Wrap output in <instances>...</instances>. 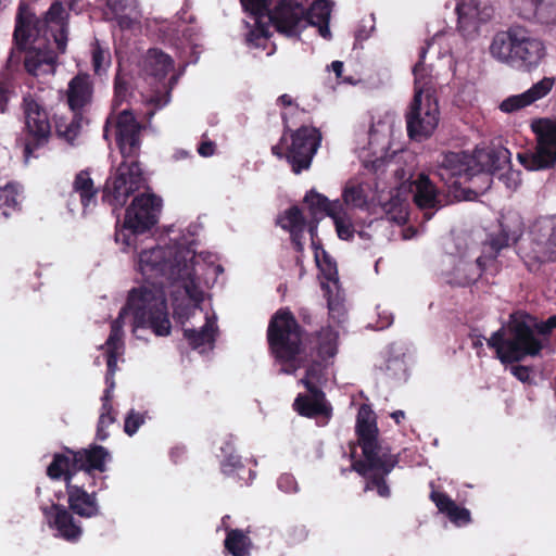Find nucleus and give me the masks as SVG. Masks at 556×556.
Listing matches in <instances>:
<instances>
[{
    "mask_svg": "<svg viewBox=\"0 0 556 556\" xmlns=\"http://www.w3.org/2000/svg\"><path fill=\"white\" fill-rule=\"evenodd\" d=\"M516 56L514 68L530 72L536 68L545 58L544 42L530 34L529 30L518 27L516 39Z\"/></svg>",
    "mask_w": 556,
    "mask_h": 556,
    "instance_id": "obj_25",
    "label": "nucleus"
},
{
    "mask_svg": "<svg viewBox=\"0 0 556 556\" xmlns=\"http://www.w3.org/2000/svg\"><path fill=\"white\" fill-rule=\"evenodd\" d=\"M174 68L173 60L168 54L157 50L150 49L143 60V72L148 89L142 91V101L152 106L153 110L148 112V116L152 117L156 110L168 104L169 93L177 83V75L173 74L167 78V74Z\"/></svg>",
    "mask_w": 556,
    "mask_h": 556,
    "instance_id": "obj_11",
    "label": "nucleus"
},
{
    "mask_svg": "<svg viewBox=\"0 0 556 556\" xmlns=\"http://www.w3.org/2000/svg\"><path fill=\"white\" fill-rule=\"evenodd\" d=\"M328 23L329 22H324V23H319V24H316L315 26H318V33L321 37L326 38V39H329L330 38V29H329V26H328Z\"/></svg>",
    "mask_w": 556,
    "mask_h": 556,
    "instance_id": "obj_53",
    "label": "nucleus"
},
{
    "mask_svg": "<svg viewBox=\"0 0 556 556\" xmlns=\"http://www.w3.org/2000/svg\"><path fill=\"white\" fill-rule=\"evenodd\" d=\"M67 103L70 109L75 112H81L92 102L93 84L88 74H78L73 77L67 86Z\"/></svg>",
    "mask_w": 556,
    "mask_h": 556,
    "instance_id": "obj_32",
    "label": "nucleus"
},
{
    "mask_svg": "<svg viewBox=\"0 0 556 556\" xmlns=\"http://www.w3.org/2000/svg\"><path fill=\"white\" fill-rule=\"evenodd\" d=\"M314 248V256L316 265L320 271V285L324 290L329 311L333 313L340 306L341 292L338 277L337 264L332 257L323 249L316 247L314 236L316 225H311L308 228Z\"/></svg>",
    "mask_w": 556,
    "mask_h": 556,
    "instance_id": "obj_22",
    "label": "nucleus"
},
{
    "mask_svg": "<svg viewBox=\"0 0 556 556\" xmlns=\"http://www.w3.org/2000/svg\"><path fill=\"white\" fill-rule=\"evenodd\" d=\"M445 40V35L444 34H437L434 35L430 41L427 42V47L426 49H422L421 52H420V59H424L425 58V54L427 52H431V53H434V54H438V55H441V51L438 49L441 43Z\"/></svg>",
    "mask_w": 556,
    "mask_h": 556,
    "instance_id": "obj_49",
    "label": "nucleus"
},
{
    "mask_svg": "<svg viewBox=\"0 0 556 556\" xmlns=\"http://www.w3.org/2000/svg\"><path fill=\"white\" fill-rule=\"evenodd\" d=\"M112 134L115 136L124 159H131L137 155L140 147V125L129 110H122L115 119L113 117L108 118L103 130L104 139L109 140Z\"/></svg>",
    "mask_w": 556,
    "mask_h": 556,
    "instance_id": "obj_21",
    "label": "nucleus"
},
{
    "mask_svg": "<svg viewBox=\"0 0 556 556\" xmlns=\"http://www.w3.org/2000/svg\"><path fill=\"white\" fill-rule=\"evenodd\" d=\"M203 300L197 302L195 313L189 309L188 317L180 319L174 315L184 325V336L189 345L201 354L214 349L218 333L217 317L214 312H204L200 305Z\"/></svg>",
    "mask_w": 556,
    "mask_h": 556,
    "instance_id": "obj_17",
    "label": "nucleus"
},
{
    "mask_svg": "<svg viewBox=\"0 0 556 556\" xmlns=\"http://www.w3.org/2000/svg\"><path fill=\"white\" fill-rule=\"evenodd\" d=\"M554 84L555 80L553 77H543L525 92L504 99L498 108L504 113H515L546 97L551 92Z\"/></svg>",
    "mask_w": 556,
    "mask_h": 556,
    "instance_id": "obj_27",
    "label": "nucleus"
},
{
    "mask_svg": "<svg viewBox=\"0 0 556 556\" xmlns=\"http://www.w3.org/2000/svg\"><path fill=\"white\" fill-rule=\"evenodd\" d=\"M330 68L336 74L337 78H341L343 72V63L341 61H333L330 64Z\"/></svg>",
    "mask_w": 556,
    "mask_h": 556,
    "instance_id": "obj_54",
    "label": "nucleus"
},
{
    "mask_svg": "<svg viewBox=\"0 0 556 556\" xmlns=\"http://www.w3.org/2000/svg\"><path fill=\"white\" fill-rule=\"evenodd\" d=\"M74 193L79 195L84 211L93 206L97 202V190L93 187V181L87 170H81L76 175L73 184Z\"/></svg>",
    "mask_w": 556,
    "mask_h": 556,
    "instance_id": "obj_37",
    "label": "nucleus"
},
{
    "mask_svg": "<svg viewBox=\"0 0 556 556\" xmlns=\"http://www.w3.org/2000/svg\"><path fill=\"white\" fill-rule=\"evenodd\" d=\"M531 245L523 249L522 253L530 260L538 262L556 261V219L539 220L531 232Z\"/></svg>",
    "mask_w": 556,
    "mask_h": 556,
    "instance_id": "obj_23",
    "label": "nucleus"
},
{
    "mask_svg": "<svg viewBox=\"0 0 556 556\" xmlns=\"http://www.w3.org/2000/svg\"><path fill=\"white\" fill-rule=\"evenodd\" d=\"M304 202L307 204L314 219L318 220L324 215L332 219L340 239L350 240L355 232H357L362 239H369L371 237L365 229H357L358 225L352 223L348 207L339 200L329 201L323 194L311 191L305 195Z\"/></svg>",
    "mask_w": 556,
    "mask_h": 556,
    "instance_id": "obj_15",
    "label": "nucleus"
},
{
    "mask_svg": "<svg viewBox=\"0 0 556 556\" xmlns=\"http://www.w3.org/2000/svg\"><path fill=\"white\" fill-rule=\"evenodd\" d=\"M23 109L25 135L21 139V143L24 146V156L27 162L30 157L35 156L37 148L47 143L51 134V126L47 111L34 96L27 94L24 97Z\"/></svg>",
    "mask_w": 556,
    "mask_h": 556,
    "instance_id": "obj_18",
    "label": "nucleus"
},
{
    "mask_svg": "<svg viewBox=\"0 0 556 556\" xmlns=\"http://www.w3.org/2000/svg\"><path fill=\"white\" fill-rule=\"evenodd\" d=\"M42 513L50 528L56 530V535L66 541H77L81 533V527L75 522L71 513L61 505L52 504L43 507Z\"/></svg>",
    "mask_w": 556,
    "mask_h": 556,
    "instance_id": "obj_29",
    "label": "nucleus"
},
{
    "mask_svg": "<svg viewBox=\"0 0 556 556\" xmlns=\"http://www.w3.org/2000/svg\"><path fill=\"white\" fill-rule=\"evenodd\" d=\"M456 12L459 30L471 36L493 17L494 7L490 0H457Z\"/></svg>",
    "mask_w": 556,
    "mask_h": 556,
    "instance_id": "obj_24",
    "label": "nucleus"
},
{
    "mask_svg": "<svg viewBox=\"0 0 556 556\" xmlns=\"http://www.w3.org/2000/svg\"><path fill=\"white\" fill-rule=\"evenodd\" d=\"M162 200L152 193L137 195L126 210L123 225L115 232V241L121 244L122 251H127L134 244L138 248L139 237L156 222L161 211Z\"/></svg>",
    "mask_w": 556,
    "mask_h": 556,
    "instance_id": "obj_12",
    "label": "nucleus"
},
{
    "mask_svg": "<svg viewBox=\"0 0 556 556\" xmlns=\"http://www.w3.org/2000/svg\"><path fill=\"white\" fill-rule=\"evenodd\" d=\"M415 94L406 113L408 136L421 141L430 137L439 125L440 111L434 98L435 84L430 70L419 62L413 70Z\"/></svg>",
    "mask_w": 556,
    "mask_h": 556,
    "instance_id": "obj_8",
    "label": "nucleus"
},
{
    "mask_svg": "<svg viewBox=\"0 0 556 556\" xmlns=\"http://www.w3.org/2000/svg\"><path fill=\"white\" fill-rule=\"evenodd\" d=\"M198 227L188 225L180 235L172 236V244H160L151 237H139L138 248L132 244L125 253L134 252L135 268L141 275L143 283L130 290L126 305L119 312L116 324L122 328L129 319L132 333L138 339L140 331L151 329L159 337L170 333L164 281L172 285V305L175 315L184 319L189 309L197 312V302L204 296V288L211 287L223 273L220 265L214 264L210 255H197L194 252Z\"/></svg>",
    "mask_w": 556,
    "mask_h": 556,
    "instance_id": "obj_1",
    "label": "nucleus"
},
{
    "mask_svg": "<svg viewBox=\"0 0 556 556\" xmlns=\"http://www.w3.org/2000/svg\"><path fill=\"white\" fill-rule=\"evenodd\" d=\"M100 350L103 351V357L108 366V374L105 377L108 387L101 397L102 405L98 421L97 438L101 441H104L109 437L106 429L116 420V412L112 405L113 389L115 386L113 375L117 369V359L124 353V342L123 338L119 336L118 324L111 327V333L105 344L100 346Z\"/></svg>",
    "mask_w": 556,
    "mask_h": 556,
    "instance_id": "obj_13",
    "label": "nucleus"
},
{
    "mask_svg": "<svg viewBox=\"0 0 556 556\" xmlns=\"http://www.w3.org/2000/svg\"><path fill=\"white\" fill-rule=\"evenodd\" d=\"M536 136L532 152L518 153L519 162L529 170H541L556 164V121L542 118L531 125Z\"/></svg>",
    "mask_w": 556,
    "mask_h": 556,
    "instance_id": "obj_16",
    "label": "nucleus"
},
{
    "mask_svg": "<svg viewBox=\"0 0 556 556\" xmlns=\"http://www.w3.org/2000/svg\"><path fill=\"white\" fill-rule=\"evenodd\" d=\"M268 342L281 365V372L293 374L302 367L306 358L302 337L299 325L289 312L279 311L273 317L268 327Z\"/></svg>",
    "mask_w": 556,
    "mask_h": 556,
    "instance_id": "obj_9",
    "label": "nucleus"
},
{
    "mask_svg": "<svg viewBox=\"0 0 556 556\" xmlns=\"http://www.w3.org/2000/svg\"><path fill=\"white\" fill-rule=\"evenodd\" d=\"M77 1H78V0H68V7H70V9H71V10H73V9H74V5H75V3H76Z\"/></svg>",
    "mask_w": 556,
    "mask_h": 556,
    "instance_id": "obj_61",
    "label": "nucleus"
},
{
    "mask_svg": "<svg viewBox=\"0 0 556 556\" xmlns=\"http://www.w3.org/2000/svg\"><path fill=\"white\" fill-rule=\"evenodd\" d=\"M81 127V118H74L70 124L63 125L59 123L56 125L58 134L63 137L67 142L73 143L79 135Z\"/></svg>",
    "mask_w": 556,
    "mask_h": 556,
    "instance_id": "obj_45",
    "label": "nucleus"
},
{
    "mask_svg": "<svg viewBox=\"0 0 556 556\" xmlns=\"http://www.w3.org/2000/svg\"><path fill=\"white\" fill-rule=\"evenodd\" d=\"M92 68L97 75L106 73L111 65V53L108 48L102 47L98 40L91 47Z\"/></svg>",
    "mask_w": 556,
    "mask_h": 556,
    "instance_id": "obj_41",
    "label": "nucleus"
},
{
    "mask_svg": "<svg viewBox=\"0 0 556 556\" xmlns=\"http://www.w3.org/2000/svg\"><path fill=\"white\" fill-rule=\"evenodd\" d=\"M324 367L319 363L312 364L301 383L306 388L307 394H299L294 401V407L299 414L307 417L328 416L330 407L320 391Z\"/></svg>",
    "mask_w": 556,
    "mask_h": 556,
    "instance_id": "obj_20",
    "label": "nucleus"
},
{
    "mask_svg": "<svg viewBox=\"0 0 556 556\" xmlns=\"http://www.w3.org/2000/svg\"><path fill=\"white\" fill-rule=\"evenodd\" d=\"M343 204L355 208L367 207L371 203H382V198L369 179L355 178L346 182L343 189Z\"/></svg>",
    "mask_w": 556,
    "mask_h": 556,
    "instance_id": "obj_28",
    "label": "nucleus"
},
{
    "mask_svg": "<svg viewBox=\"0 0 556 556\" xmlns=\"http://www.w3.org/2000/svg\"><path fill=\"white\" fill-rule=\"evenodd\" d=\"M225 547L232 556H249L251 541L243 531L229 530L225 540Z\"/></svg>",
    "mask_w": 556,
    "mask_h": 556,
    "instance_id": "obj_39",
    "label": "nucleus"
},
{
    "mask_svg": "<svg viewBox=\"0 0 556 556\" xmlns=\"http://www.w3.org/2000/svg\"><path fill=\"white\" fill-rule=\"evenodd\" d=\"M96 363L100 364V356L96 357Z\"/></svg>",
    "mask_w": 556,
    "mask_h": 556,
    "instance_id": "obj_63",
    "label": "nucleus"
},
{
    "mask_svg": "<svg viewBox=\"0 0 556 556\" xmlns=\"http://www.w3.org/2000/svg\"><path fill=\"white\" fill-rule=\"evenodd\" d=\"M278 102L285 106H291L292 105V99L288 94H282L278 98Z\"/></svg>",
    "mask_w": 556,
    "mask_h": 556,
    "instance_id": "obj_56",
    "label": "nucleus"
},
{
    "mask_svg": "<svg viewBox=\"0 0 556 556\" xmlns=\"http://www.w3.org/2000/svg\"><path fill=\"white\" fill-rule=\"evenodd\" d=\"M216 144L211 140H204L198 147V153L203 157L212 156L215 153Z\"/></svg>",
    "mask_w": 556,
    "mask_h": 556,
    "instance_id": "obj_52",
    "label": "nucleus"
},
{
    "mask_svg": "<svg viewBox=\"0 0 556 556\" xmlns=\"http://www.w3.org/2000/svg\"><path fill=\"white\" fill-rule=\"evenodd\" d=\"M187 155H188V152H186V151H178V152H176L175 157L176 159H181V157H185Z\"/></svg>",
    "mask_w": 556,
    "mask_h": 556,
    "instance_id": "obj_59",
    "label": "nucleus"
},
{
    "mask_svg": "<svg viewBox=\"0 0 556 556\" xmlns=\"http://www.w3.org/2000/svg\"><path fill=\"white\" fill-rule=\"evenodd\" d=\"M382 223V220H371L369 224H368V228H371V227H378L380 224Z\"/></svg>",
    "mask_w": 556,
    "mask_h": 556,
    "instance_id": "obj_60",
    "label": "nucleus"
},
{
    "mask_svg": "<svg viewBox=\"0 0 556 556\" xmlns=\"http://www.w3.org/2000/svg\"><path fill=\"white\" fill-rule=\"evenodd\" d=\"M415 236H416V230L413 229L412 227L404 229L402 231V237L404 240H409V239L414 238Z\"/></svg>",
    "mask_w": 556,
    "mask_h": 556,
    "instance_id": "obj_55",
    "label": "nucleus"
},
{
    "mask_svg": "<svg viewBox=\"0 0 556 556\" xmlns=\"http://www.w3.org/2000/svg\"><path fill=\"white\" fill-rule=\"evenodd\" d=\"M431 500L434 502L438 509L445 514L450 521L457 527L466 526L470 522V511L467 508L458 506L446 494L432 491Z\"/></svg>",
    "mask_w": 556,
    "mask_h": 556,
    "instance_id": "obj_35",
    "label": "nucleus"
},
{
    "mask_svg": "<svg viewBox=\"0 0 556 556\" xmlns=\"http://www.w3.org/2000/svg\"><path fill=\"white\" fill-rule=\"evenodd\" d=\"M22 193L15 184H8L0 188V211L5 217L20 210Z\"/></svg>",
    "mask_w": 556,
    "mask_h": 556,
    "instance_id": "obj_38",
    "label": "nucleus"
},
{
    "mask_svg": "<svg viewBox=\"0 0 556 556\" xmlns=\"http://www.w3.org/2000/svg\"><path fill=\"white\" fill-rule=\"evenodd\" d=\"M105 15L115 20L121 28L132 29L139 24L141 13L137 0H102Z\"/></svg>",
    "mask_w": 556,
    "mask_h": 556,
    "instance_id": "obj_31",
    "label": "nucleus"
},
{
    "mask_svg": "<svg viewBox=\"0 0 556 556\" xmlns=\"http://www.w3.org/2000/svg\"><path fill=\"white\" fill-rule=\"evenodd\" d=\"M501 228V232L497 236H491L488 242L484 243L481 255L448 257L450 264L453 265V269L448 273L450 283L467 286L476 282L484 269L485 260L494 258L503 248L507 247L510 242L517 241L521 235L519 219L516 220L514 227H510L507 223H502Z\"/></svg>",
    "mask_w": 556,
    "mask_h": 556,
    "instance_id": "obj_10",
    "label": "nucleus"
},
{
    "mask_svg": "<svg viewBox=\"0 0 556 556\" xmlns=\"http://www.w3.org/2000/svg\"><path fill=\"white\" fill-rule=\"evenodd\" d=\"M253 24L247 22L251 29L247 42L251 47L266 49L269 28L274 26L280 34L296 38L308 25L329 22L331 5L328 0L315 1L308 11L302 0H280L273 11H268L269 0H240Z\"/></svg>",
    "mask_w": 556,
    "mask_h": 556,
    "instance_id": "obj_3",
    "label": "nucleus"
},
{
    "mask_svg": "<svg viewBox=\"0 0 556 556\" xmlns=\"http://www.w3.org/2000/svg\"><path fill=\"white\" fill-rule=\"evenodd\" d=\"M108 460H110L109 452L98 445L79 452H67V455L54 456L47 473L52 479L64 477L68 504L75 514L91 518L99 515L100 509L94 492L88 493L83 486L73 484V477L81 471L84 476L93 480L94 472L105 471Z\"/></svg>",
    "mask_w": 556,
    "mask_h": 556,
    "instance_id": "obj_4",
    "label": "nucleus"
},
{
    "mask_svg": "<svg viewBox=\"0 0 556 556\" xmlns=\"http://www.w3.org/2000/svg\"><path fill=\"white\" fill-rule=\"evenodd\" d=\"M338 332L332 328L323 329L319 333V354L323 357H332L337 353Z\"/></svg>",
    "mask_w": 556,
    "mask_h": 556,
    "instance_id": "obj_43",
    "label": "nucleus"
},
{
    "mask_svg": "<svg viewBox=\"0 0 556 556\" xmlns=\"http://www.w3.org/2000/svg\"><path fill=\"white\" fill-rule=\"evenodd\" d=\"M554 3L556 4V0H554Z\"/></svg>",
    "mask_w": 556,
    "mask_h": 556,
    "instance_id": "obj_64",
    "label": "nucleus"
},
{
    "mask_svg": "<svg viewBox=\"0 0 556 556\" xmlns=\"http://www.w3.org/2000/svg\"><path fill=\"white\" fill-rule=\"evenodd\" d=\"M510 372L521 382H528L531 377V371L528 367L521 365L511 366Z\"/></svg>",
    "mask_w": 556,
    "mask_h": 556,
    "instance_id": "obj_50",
    "label": "nucleus"
},
{
    "mask_svg": "<svg viewBox=\"0 0 556 556\" xmlns=\"http://www.w3.org/2000/svg\"><path fill=\"white\" fill-rule=\"evenodd\" d=\"M10 97V85L7 80H0V111L4 112Z\"/></svg>",
    "mask_w": 556,
    "mask_h": 556,
    "instance_id": "obj_51",
    "label": "nucleus"
},
{
    "mask_svg": "<svg viewBox=\"0 0 556 556\" xmlns=\"http://www.w3.org/2000/svg\"><path fill=\"white\" fill-rule=\"evenodd\" d=\"M67 13L61 2L55 1L42 18H35L34 12L20 5L16 16L14 40L16 48L8 58V66L20 63L21 51L25 50L24 66L28 74L37 77L52 75L56 54L50 48L51 41L63 53L67 42Z\"/></svg>",
    "mask_w": 556,
    "mask_h": 556,
    "instance_id": "obj_2",
    "label": "nucleus"
},
{
    "mask_svg": "<svg viewBox=\"0 0 556 556\" xmlns=\"http://www.w3.org/2000/svg\"><path fill=\"white\" fill-rule=\"evenodd\" d=\"M392 324V316L391 314H384L383 315V320L381 321V325H380V328H386L388 326H390Z\"/></svg>",
    "mask_w": 556,
    "mask_h": 556,
    "instance_id": "obj_58",
    "label": "nucleus"
},
{
    "mask_svg": "<svg viewBox=\"0 0 556 556\" xmlns=\"http://www.w3.org/2000/svg\"><path fill=\"white\" fill-rule=\"evenodd\" d=\"M510 160V152L504 147L476 149L473 154L466 152L444 153L438 160L437 176L448 187L458 188L463 182L478 177L482 180L481 189L491 185V175H496Z\"/></svg>",
    "mask_w": 556,
    "mask_h": 556,
    "instance_id": "obj_7",
    "label": "nucleus"
},
{
    "mask_svg": "<svg viewBox=\"0 0 556 556\" xmlns=\"http://www.w3.org/2000/svg\"><path fill=\"white\" fill-rule=\"evenodd\" d=\"M513 10L522 18H536L541 23L556 22L554 0H511Z\"/></svg>",
    "mask_w": 556,
    "mask_h": 556,
    "instance_id": "obj_30",
    "label": "nucleus"
},
{
    "mask_svg": "<svg viewBox=\"0 0 556 556\" xmlns=\"http://www.w3.org/2000/svg\"><path fill=\"white\" fill-rule=\"evenodd\" d=\"M377 131H378V129L376 128V126H372V129L370 131V137L372 138Z\"/></svg>",
    "mask_w": 556,
    "mask_h": 556,
    "instance_id": "obj_62",
    "label": "nucleus"
},
{
    "mask_svg": "<svg viewBox=\"0 0 556 556\" xmlns=\"http://www.w3.org/2000/svg\"><path fill=\"white\" fill-rule=\"evenodd\" d=\"M320 134L314 127L303 126L293 131L290 140L286 136L281 138L279 146H274L271 151L278 157H282V147L286 149L285 156L291 164L295 174L311 166L314 154L320 144Z\"/></svg>",
    "mask_w": 556,
    "mask_h": 556,
    "instance_id": "obj_14",
    "label": "nucleus"
},
{
    "mask_svg": "<svg viewBox=\"0 0 556 556\" xmlns=\"http://www.w3.org/2000/svg\"><path fill=\"white\" fill-rule=\"evenodd\" d=\"M518 27L496 33L490 43V55L497 62L514 68Z\"/></svg>",
    "mask_w": 556,
    "mask_h": 556,
    "instance_id": "obj_33",
    "label": "nucleus"
},
{
    "mask_svg": "<svg viewBox=\"0 0 556 556\" xmlns=\"http://www.w3.org/2000/svg\"><path fill=\"white\" fill-rule=\"evenodd\" d=\"M127 96H128L127 83L124 80V78L119 74H117L116 78H115V88H114V100H113L114 109H116L124 101H126Z\"/></svg>",
    "mask_w": 556,
    "mask_h": 556,
    "instance_id": "obj_47",
    "label": "nucleus"
},
{
    "mask_svg": "<svg viewBox=\"0 0 556 556\" xmlns=\"http://www.w3.org/2000/svg\"><path fill=\"white\" fill-rule=\"evenodd\" d=\"M278 488L286 493H294L298 491V482L292 475L283 473L278 478Z\"/></svg>",
    "mask_w": 556,
    "mask_h": 556,
    "instance_id": "obj_48",
    "label": "nucleus"
},
{
    "mask_svg": "<svg viewBox=\"0 0 556 556\" xmlns=\"http://www.w3.org/2000/svg\"><path fill=\"white\" fill-rule=\"evenodd\" d=\"M556 329V315L545 321H535L527 316L513 315L509 321L486 340L503 364L536 357L548 346L549 334Z\"/></svg>",
    "mask_w": 556,
    "mask_h": 556,
    "instance_id": "obj_5",
    "label": "nucleus"
},
{
    "mask_svg": "<svg viewBox=\"0 0 556 556\" xmlns=\"http://www.w3.org/2000/svg\"><path fill=\"white\" fill-rule=\"evenodd\" d=\"M278 224L281 228L288 230L291 236L292 243L298 252L303 251L304 232L306 229L305 219L301 211L296 207H290L279 218Z\"/></svg>",
    "mask_w": 556,
    "mask_h": 556,
    "instance_id": "obj_34",
    "label": "nucleus"
},
{
    "mask_svg": "<svg viewBox=\"0 0 556 556\" xmlns=\"http://www.w3.org/2000/svg\"><path fill=\"white\" fill-rule=\"evenodd\" d=\"M222 471L227 476L237 475L239 481L249 482L254 479L255 472L252 469H245L241 463L240 457L235 454L233 446L230 443H226L225 446L220 447Z\"/></svg>",
    "mask_w": 556,
    "mask_h": 556,
    "instance_id": "obj_36",
    "label": "nucleus"
},
{
    "mask_svg": "<svg viewBox=\"0 0 556 556\" xmlns=\"http://www.w3.org/2000/svg\"><path fill=\"white\" fill-rule=\"evenodd\" d=\"M381 204L383 205V211L389 220L399 225L406 223L409 207L406 199L401 198L397 193L396 195H393L389 202H382Z\"/></svg>",
    "mask_w": 556,
    "mask_h": 556,
    "instance_id": "obj_40",
    "label": "nucleus"
},
{
    "mask_svg": "<svg viewBox=\"0 0 556 556\" xmlns=\"http://www.w3.org/2000/svg\"><path fill=\"white\" fill-rule=\"evenodd\" d=\"M142 185V170L138 162L125 159L116 172L106 180L103 198L112 206L122 207Z\"/></svg>",
    "mask_w": 556,
    "mask_h": 556,
    "instance_id": "obj_19",
    "label": "nucleus"
},
{
    "mask_svg": "<svg viewBox=\"0 0 556 556\" xmlns=\"http://www.w3.org/2000/svg\"><path fill=\"white\" fill-rule=\"evenodd\" d=\"M498 179L505 185V187L511 191H515L521 184V173L510 167V162L501 172L496 173Z\"/></svg>",
    "mask_w": 556,
    "mask_h": 556,
    "instance_id": "obj_44",
    "label": "nucleus"
},
{
    "mask_svg": "<svg viewBox=\"0 0 556 556\" xmlns=\"http://www.w3.org/2000/svg\"><path fill=\"white\" fill-rule=\"evenodd\" d=\"M356 433L362 446L364 460H356L352 470L367 478L366 490H376L382 497L390 495L384 481L397 464V457L391 454L389 446L378 441L376 415L368 405H362L356 419Z\"/></svg>",
    "mask_w": 556,
    "mask_h": 556,
    "instance_id": "obj_6",
    "label": "nucleus"
},
{
    "mask_svg": "<svg viewBox=\"0 0 556 556\" xmlns=\"http://www.w3.org/2000/svg\"><path fill=\"white\" fill-rule=\"evenodd\" d=\"M413 200L418 208L424 211V218L429 220L435 211L441 208L443 200L428 176L420 174L409 184Z\"/></svg>",
    "mask_w": 556,
    "mask_h": 556,
    "instance_id": "obj_26",
    "label": "nucleus"
},
{
    "mask_svg": "<svg viewBox=\"0 0 556 556\" xmlns=\"http://www.w3.org/2000/svg\"><path fill=\"white\" fill-rule=\"evenodd\" d=\"M383 369L387 376L396 380H405L407 377L406 364L400 352L386 359Z\"/></svg>",
    "mask_w": 556,
    "mask_h": 556,
    "instance_id": "obj_42",
    "label": "nucleus"
},
{
    "mask_svg": "<svg viewBox=\"0 0 556 556\" xmlns=\"http://www.w3.org/2000/svg\"><path fill=\"white\" fill-rule=\"evenodd\" d=\"M391 417L396 424H400L405 418V413L403 410H395L391 414Z\"/></svg>",
    "mask_w": 556,
    "mask_h": 556,
    "instance_id": "obj_57",
    "label": "nucleus"
},
{
    "mask_svg": "<svg viewBox=\"0 0 556 556\" xmlns=\"http://www.w3.org/2000/svg\"><path fill=\"white\" fill-rule=\"evenodd\" d=\"M143 422L144 415L131 409L125 418L124 431L128 435H134Z\"/></svg>",
    "mask_w": 556,
    "mask_h": 556,
    "instance_id": "obj_46",
    "label": "nucleus"
}]
</instances>
